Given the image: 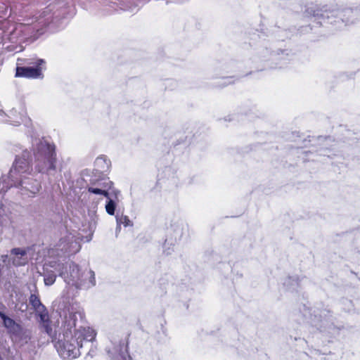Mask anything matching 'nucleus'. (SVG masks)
<instances>
[{
  "label": "nucleus",
  "mask_w": 360,
  "mask_h": 360,
  "mask_svg": "<svg viewBox=\"0 0 360 360\" xmlns=\"http://www.w3.org/2000/svg\"><path fill=\"white\" fill-rule=\"evenodd\" d=\"M20 186L32 193H36L38 192L41 187L40 183L37 180L32 179H21L20 181Z\"/></svg>",
  "instance_id": "0eeeda50"
},
{
  "label": "nucleus",
  "mask_w": 360,
  "mask_h": 360,
  "mask_svg": "<svg viewBox=\"0 0 360 360\" xmlns=\"http://www.w3.org/2000/svg\"><path fill=\"white\" fill-rule=\"evenodd\" d=\"M29 302L34 311L38 314V315L48 311L46 307L41 302V300L37 295L31 294L29 298Z\"/></svg>",
  "instance_id": "6e6552de"
},
{
  "label": "nucleus",
  "mask_w": 360,
  "mask_h": 360,
  "mask_svg": "<svg viewBox=\"0 0 360 360\" xmlns=\"http://www.w3.org/2000/svg\"><path fill=\"white\" fill-rule=\"evenodd\" d=\"M11 259L15 266H25L28 263L27 250L20 248H13L11 250Z\"/></svg>",
  "instance_id": "423d86ee"
},
{
  "label": "nucleus",
  "mask_w": 360,
  "mask_h": 360,
  "mask_svg": "<svg viewBox=\"0 0 360 360\" xmlns=\"http://www.w3.org/2000/svg\"><path fill=\"white\" fill-rule=\"evenodd\" d=\"M25 154L22 157L17 158L15 162L10 171V175L19 174L21 176H25V174H30L32 172V167L30 162L25 158Z\"/></svg>",
  "instance_id": "20e7f679"
},
{
  "label": "nucleus",
  "mask_w": 360,
  "mask_h": 360,
  "mask_svg": "<svg viewBox=\"0 0 360 360\" xmlns=\"http://www.w3.org/2000/svg\"><path fill=\"white\" fill-rule=\"evenodd\" d=\"M131 335V333H129L127 334L125 337L124 342L121 345V350L124 349V352L128 354L129 353V337Z\"/></svg>",
  "instance_id": "2eb2a0df"
},
{
  "label": "nucleus",
  "mask_w": 360,
  "mask_h": 360,
  "mask_svg": "<svg viewBox=\"0 0 360 360\" xmlns=\"http://www.w3.org/2000/svg\"><path fill=\"white\" fill-rule=\"evenodd\" d=\"M1 257H2V261L4 262H5L6 260L8 259V255H2Z\"/></svg>",
  "instance_id": "f3484780"
},
{
  "label": "nucleus",
  "mask_w": 360,
  "mask_h": 360,
  "mask_svg": "<svg viewBox=\"0 0 360 360\" xmlns=\"http://www.w3.org/2000/svg\"><path fill=\"white\" fill-rule=\"evenodd\" d=\"M116 205L115 202L110 199L105 205V210L108 214L114 215L115 211Z\"/></svg>",
  "instance_id": "4468645a"
},
{
  "label": "nucleus",
  "mask_w": 360,
  "mask_h": 360,
  "mask_svg": "<svg viewBox=\"0 0 360 360\" xmlns=\"http://www.w3.org/2000/svg\"><path fill=\"white\" fill-rule=\"evenodd\" d=\"M77 316L70 314L66 317L63 339L58 340L55 347L59 355L64 359H73L79 356V349L84 342H93L96 331L89 328L76 329Z\"/></svg>",
  "instance_id": "f257e3e1"
},
{
  "label": "nucleus",
  "mask_w": 360,
  "mask_h": 360,
  "mask_svg": "<svg viewBox=\"0 0 360 360\" xmlns=\"http://www.w3.org/2000/svg\"><path fill=\"white\" fill-rule=\"evenodd\" d=\"M103 188H94L92 186L87 187L88 192L91 193H94L96 195H102L105 196V198H109V193L107 192V187L106 186H103Z\"/></svg>",
  "instance_id": "9b49d317"
},
{
  "label": "nucleus",
  "mask_w": 360,
  "mask_h": 360,
  "mask_svg": "<svg viewBox=\"0 0 360 360\" xmlns=\"http://www.w3.org/2000/svg\"><path fill=\"white\" fill-rule=\"evenodd\" d=\"M34 155L35 170L39 173H49L56 169V151L54 143L41 141L37 146Z\"/></svg>",
  "instance_id": "f03ea898"
},
{
  "label": "nucleus",
  "mask_w": 360,
  "mask_h": 360,
  "mask_svg": "<svg viewBox=\"0 0 360 360\" xmlns=\"http://www.w3.org/2000/svg\"><path fill=\"white\" fill-rule=\"evenodd\" d=\"M91 185H97L98 187L97 188H103V186H106L107 187V192L109 193V191L112 189V188L113 187V182L108 180V179H101V180H98L95 182H91Z\"/></svg>",
  "instance_id": "f8f14e48"
},
{
  "label": "nucleus",
  "mask_w": 360,
  "mask_h": 360,
  "mask_svg": "<svg viewBox=\"0 0 360 360\" xmlns=\"http://www.w3.org/2000/svg\"><path fill=\"white\" fill-rule=\"evenodd\" d=\"M120 223L124 224L125 226H127L129 225L130 220L129 219L128 217L123 216L120 218Z\"/></svg>",
  "instance_id": "dca6fc26"
},
{
  "label": "nucleus",
  "mask_w": 360,
  "mask_h": 360,
  "mask_svg": "<svg viewBox=\"0 0 360 360\" xmlns=\"http://www.w3.org/2000/svg\"><path fill=\"white\" fill-rule=\"evenodd\" d=\"M0 318L1 319L4 326L11 331H15L19 326L15 321L7 316L4 312L0 311Z\"/></svg>",
  "instance_id": "9d476101"
},
{
  "label": "nucleus",
  "mask_w": 360,
  "mask_h": 360,
  "mask_svg": "<svg viewBox=\"0 0 360 360\" xmlns=\"http://www.w3.org/2000/svg\"><path fill=\"white\" fill-rule=\"evenodd\" d=\"M56 279V275L53 271H46L44 275V281L46 285H53Z\"/></svg>",
  "instance_id": "ddd939ff"
},
{
  "label": "nucleus",
  "mask_w": 360,
  "mask_h": 360,
  "mask_svg": "<svg viewBox=\"0 0 360 360\" xmlns=\"http://www.w3.org/2000/svg\"><path fill=\"white\" fill-rule=\"evenodd\" d=\"M58 269L59 271V276L64 278L65 281L70 283L73 281L75 278L79 277V266L75 263H72L69 265V270L70 271V275L67 272V266L63 263L58 264Z\"/></svg>",
  "instance_id": "39448f33"
},
{
  "label": "nucleus",
  "mask_w": 360,
  "mask_h": 360,
  "mask_svg": "<svg viewBox=\"0 0 360 360\" xmlns=\"http://www.w3.org/2000/svg\"><path fill=\"white\" fill-rule=\"evenodd\" d=\"M28 65H33V67H20L15 68V77H23L27 79H37L43 77V68L46 62L44 59L38 58L35 61L27 63Z\"/></svg>",
  "instance_id": "7ed1b4c3"
},
{
  "label": "nucleus",
  "mask_w": 360,
  "mask_h": 360,
  "mask_svg": "<svg viewBox=\"0 0 360 360\" xmlns=\"http://www.w3.org/2000/svg\"><path fill=\"white\" fill-rule=\"evenodd\" d=\"M40 318V321L41 323L42 327L44 329V331L49 335H52L53 328L51 326V321L49 319L48 311H46L40 315H39Z\"/></svg>",
  "instance_id": "1a4fd4ad"
}]
</instances>
